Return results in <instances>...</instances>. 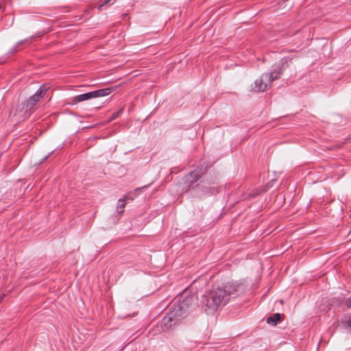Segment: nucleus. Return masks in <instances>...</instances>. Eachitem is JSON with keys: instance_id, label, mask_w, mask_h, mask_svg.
I'll list each match as a JSON object with an SVG mask.
<instances>
[{"instance_id": "15", "label": "nucleus", "mask_w": 351, "mask_h": 351, "mask_svg": "<svg viewBox=\"0 0 351 351\" xmlns=\"http://www.w3.org/2000/svg\"><path fill=\"white\" fill-rule=\"evenodd\" d=\"M28 111H30L31 110H29L27 108V110H25V112H27Z\"/></svg>"}, {"instance_id": "1", "label": "nucleus", "mask_w": 351, "mask_h": 351, "mask_svg": "<svg viewBox=\"0 0 351 351\" xmlns=\"http://www.w3.org/2000/svg\"><path fill=\"white\" fill-rule=\"evenodd\" d=\"M229 295L225 289L217 287L213 289L206 296L202 295L200 303L205 307L207 313H213L226 304L229 300Z\"/></svg>"}, {"instance_id": "6", "label": "nucleus", "mask_w": 351, "mask_h": 351, "mask_svg": "<svg viewBox=\"0 0 351 351\" xmlns=\"http://www.w3.org/2000/svg\"><path fill=\"white\" fill-rule=\"evenodd\" d=\"M284 64V61L282 62H280L278 65L276 66V67L274 69V70L268 74L267 81L271 84L272 82H274L275 80L278 79L280 75H281L282 72V66Z\"/></svg>"}, {"instance_id": "9", "label": "nucleus", "mask_w": 351, "mask_h": 351, "mask_svg": "<svg viewBox=\"0 0 351 351\" xmlns=\"http://www.w3.org/2000/svg\"><path fill=\"white\" fill-rule=\"evenodd\" d=\"M122 111H123V110L120 109L117 112H115L113 114H112V116L110 117V118L109 119V121H113L115 119H117L121 114Z\"/></svg>"}, {"instance_id": "5", "label": "nucleus", "mask_w": 351, "mask_h": 351, "mask_svg": "<svg viewBox=\"0 0 351 351\" xmlns=\"http://www.w3.org/2000/svg\"><path fill=\"white\" fill-rule=\"evenodd\" d=\"M47 89L48 88L45 86L40 87V89L37 90L36 93L29 99L27 104V108L29 110H32L34 106L40 101V99L45 96Z\"/></svg>"}, {"instance_id": "11", "label": "nucleus", "mask_w": 351, "mask_h": 351, "mask_svg": "<svg viewBox=\"0 0 351 351\" xmlns=\"http://www.w3.org/2000/svg\"><path fill=\"white\" fill-rule=\"evenodd\" d=\"M347 326L351 328V317L349 318L346 322Z\"/></svg>"}, {"instance_id": "3", "label": "nucleus", "mask_w": 351, "mask_h": 351, "mask_svg": "<svg viewBox=\"0 0 351 351\" xmlns=\"http://www.w3.org/2000/svg\"><path fill=\"white\" fill-rule=\"evenodd\" d=\"M115 88L113 87L106 88L104 89L97 90L95 91H92L90 93L82 94L75 96L73 99V103L75 104L77 102H81L85 100H88L93 98H97L100 97H104L110 94Z\"/></svg>"}, {"instance_id": "12", "label": "nucleus", "mask_w": 351, "mask_h": 351, "mask_svg": "<svg viewBox=\"0 0 351 351\" xmlns=\"http://www.w3.org/2000/svg\"><path fill=\"white\" fill-rule=\"evenodd\" d=\"M14 116H16V114L15 113L14 114ZM17 116L19 117V119H21V118H23L24 117H26V115H21V114L19 112L17 114Z\"/></svg>"}, {"instance_id": "14", "label": "nucleus", "mask_w": 351, "mask_h": 351, "mask_svg": "<svg viewBox=\"0 0 351 351\" xmlns=\"http://www.w3.org/2000/svg\"><path fill=\"white\" fill-rule=\"evenodd\" d=\"M110 1H111V0H106V1H105V2L104 3V4H101V5H100V7L103 6L104 5L108 4V3H110Z\"/></svg>"}, {"instance_id": "8", "label": "nucleus", "mask_w": 351, "mask_h": 351, "mask_svg": "<svg viewBox=\"0 0 351 351\" xmlns=\"http://www.w3.org/2000/svg\"><path fill=\"white\" fill-rule=\"evenodd\" d=\"M129 199L128 196H125L123 199H120L117 203V212L119 213H122L124 211V208L125 206L126 200Z\"/></svg>"}, {"instance_id": "4", "label": "nucleus", "mask_w": 351, "mask_h": 351, "mask_svg": "<svg viewBox=\"0 0 351 351\" xmlns=\"http://www.w3.org/2000/svg\"><path fill=\"white\" fill-rule=\"evenodd\" d=\"M268 74H263L258 79L254 81V84L252 86V90L254 92H265L268 90L271 85L267 81Z\"/></svg>"}, {"instance_id": "7", "label": "nucleus", "mask_w": 351, "mask_h": 351, "mask_svg": "<svg viewBox=\"0 0 351 351\" xmlns=\"http://www.w3.org/2000/svg\"><path fill=\"white\" fill-rule=\"evenodd\" d=\"M280 320H281V315L280 313H275L267 318V322L269 324L275 326Z\"/></svg>"}, {"instance_id": "13", "label": "nucleus", "mask_w": 351, "mask_h": 351, "mask_svg": "<svg viewBox=\"0 0 351 351\" xmlns=\"http://www.w3.org/2000/svg\"><path fill=\"white\" fill-rule=\"evenodd\" d=\"M196 287H197V282H194L191 286V289H193V288H196Z\"/></svg>"}, {"instance_id": "2", "label": "nucleus", "mask_w": 351, "mask_h": 351, "mask_svg": "<svg viewBox=\"0 0 351 351\" xmlns=\"http://www.w3.org/2000/svg\"><path fill=\"white\" fill-rule=\"evenodd\" d=\"M198 299L197 296L191 295L184 298L181 303L178 304H175L171 309V313L168 317L164 319L165 325L168 327L172 326V322L178 317H184L186 314L187 309L195 304L196 300Z\"/></svg>"}, {"instance_id": "10", "label": "nucleus", "mask_w": 351, "mask_h": 351, "mask_svg": "<svg viewBox=\"0 0 351 351\" xmlns=\"http://www.w3.org/2000/svg\"><path fill=\"white\" fill-rule=\"evenodd\" d=\"M345 305L346 306L347 308H351V297L348 298L346 300Z\"/></svg>"}]
</instances>
